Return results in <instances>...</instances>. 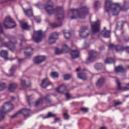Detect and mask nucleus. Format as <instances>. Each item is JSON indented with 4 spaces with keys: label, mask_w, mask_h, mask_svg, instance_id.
Wrapping results in <instances>:
<instances>
[{
    "label": "nucleus",
    "mask_w": 129,
    "mask_h": 129,
    "mask_svg": "<svg viewBox=\"0 0 129 129\" xmlns=\"http://www.w3.org/2000/svg\"><path fill=\"white\" fill-rule=\"evenodd\" d=\"M44 9L47 12V14L50 16L52 14H54L55 16H59L60 17L57 18L56 21L59 22V24L52 23L51 27L52 28H58L62 26V21L64 19V11L63 8L61 7H57L56 9L53 8V2L49 0L47 2V5L44 7Z\"/></svg>",
    "instance_id": "obj_1"
},
{
    "label": "nucleus",
    "mask_w": 129,
    "mask_h": 129,
    "mask_svg": "<svg viewBox=\"0 0 129 129\" xmlns=\"http://www.w3.org/2000/svg\"><path fill=\"white\" fill-rule=\"evenodd\" d=\"M126 4H127V2L124 1V5L121 7L120 4L118 3H113L110 1L106 0L105 1V12L106 13L111 12V13H113V16H117L119 14L120 11L125 12L127 10V8H125Z\"/></svg>",
    "instance_id": "obj_2"
},
{
    "label": "nucleus",
    "mask_w": 129,
    "mask_h": 129,
    "mask_svg": "<svg viewBox=\"0 0 129 129\" xmlns=\"http://www.w3.org/2000/svg\"><path fill=\"white\" fill-rule=\"evenodd\" d=\"M70 12L74 15L71 17V20H76V19H84L85 16L88 14V8L86 6L81 7L79 9H72L70 10Z\"/></svg>",
    "instance_id": "obj_3"
},
{
    "label": "nucleus",
    "mask_w": 129,
    "mask_h": 129,
    "mask_svg": "<svg viewBox=\"0 0 129 129\" xmlns=\"http://www.w3.org/2000/svg\"><path fill=\"white\" fill-rule=\"evenodd\" d=\"M14 110V105L11 102H7L2 106V109L0 110V121L5 119L6 113L11 112Z\"/></svg>",
    "instance_id": "obj_4"
},
{
    "label": "nucleus",
    "mask_w": 129,
    "mask_h": 129,
    "mask_svg": "<svg viewBox=\"0 0 129 129\" xmlns=\"http://www.w3.org/2000/svg\"><path fill=\"white\" fill-rule=\"evenodd\" d=\"M3 26L6 29H14V28H16L17 24L12 17L8 16L4 20Z\"/></svg>",
    "instance_id": "obj_5"
},
{
    "label": "nucleus",
    "mask_w": 129,
    "mask_h": 129,
    "mask_svg": "<svg viewBox=\"0 0 129 129\" xmlns=\"http://www.w3.org/2000/svg\"><path fill=\"white\" fill-rule=\"evenodd\" d=\"M8 39H9L10 41L7 42H4L3 45L5 47H7L10 48L11 51H14V49L16 48V44H17V39L15 37L10 36Z\"/></svg>",
    "instance_id": "obj_6"
},
{
    "label": "nucleus",
    "mask_w": 129,
    "mask_h": 129,
    "mask_svg": "<svg viewBox=\"0 0 129 129\" xmlns=\"http://www.w3.org/2000/svg\"><path fill=\"white\" fill-rule=\"evenodd\" d=\"M44 38V33L42 30L35 31L32 36V39L35 43L42 42V39Z\"/></svg>",
    "instance_id": "obj_7"
},
{
    "label": "nucleus",
    "mask_w": 129,
    "mask_h": 129,
    "mask_svg": "<svg viewBox=\"0 0 129 129\" xmlns=\"http://www.w3.org/2000/svg\"><path fill=\"white\" fill-rule=\"evenodd\" d=\"M84 71H85V69L81 70L80 68H77L76 69V72H78V78H79V79H82V80H86V79H87L86 73L83 72Z\"/></svg>",
    "instance_id": "obj_8"
},
{
    "label": "nucleus",
    "mask_w": 129,
    "mask_h": 129,
    "mask_svg": "<svg viewBox=\"0 0 129 129\" xmlns=\"http://www.w3.org/2000/svg\"><path fill=\"white\" fill-rule=\"evenodd\" d=\"M91 29L93 35L96 34V33H98L100 30V25H99V23H98V21L93 22V24H91Z\"/></svg>",
    "instance_id": "obj_9"
},
{
    "label": "nucleus",
    "mask_w": 129,
    "mask_h": 129,
    "mask_svg": "<svg viewBox=\"0 0 129 129\" xmlns=\"http://www.w3.org/2000/svg\"><path fill=\"white\" fill-rule=\"evenodd\" d=\"M96 51L95 50H90L89 51V57L87 59V62H94L96 59Z\"/></svg>",
    "instance_id": "obj_10"
},
{
    "label": "nucleus",
    "mask_w": 129,
    "mask_h": 129,
    "mask_svg": "<svg viewBox=\"0 0 129 129\" xmlns=\"http://www.w3.org/2000/svg\"><path fill=\"white\" fill-rule=\"evenodd\" d=\"M88 29H89L88 26H85L83 27V28H82L81 30L80 31V33H79L80 37H81V38H83V39H85V38H87V37L89 36V33H87L86 34L85 32H86V31H88Z\"/></svg>",
    "instance_id": "obj_11"
},
{
    "label": "nucleus",
    "mask_w": 129,
    "mask_h": 129,
    "mask_svg": "<svg viewBox=\"0 0 129 129\" xmlns=\"http://www.w3.org/2000/svg\"><path fill=\"white\" fill-rule=\"evenodd\" d=\"M58 33H56V32H53L50 34V36L48 39V43L50 45L52 44H54V43L56 42V40L58 39Z\"/></svg>",
    "instance_id": "obj_12"
},
{
    "label": "nucleus",
    "mask_w": 129,
    "mask_h": 129,
    "mask_svg": "<svg viewBox=\"0 0 129 129\" xmlns=\"http://www.w3.org/2000/svg\"><path fill=\"white\" fill-rule=\"evenodd\" d=\"M46 60V56H38L34 59V62L36 65L40 64L42 62H44Z\"/></svg>",
    "instance_id": "obj_13"
},
{
    "label": "nucleus",
    "mask_w": 129,
    "mask_h": 129,
    "mask_svg": "<svg viewBox=\"0 0 129 129\" xmlns=\"http://www.w3.org/2000/svg\"><path fill=\"white\" fill-rule=\"evenodd\" d=\"M19 22L21 25V27L22 30H27V31H29L31 26L29 25L28 23L22 21H19Z\"/></svg>",
    "instance_id": "obj_14"
},
{
    "label": "nucleus",
    "mask_w": 129,
    "mask_h": 129,
    "mask_svg": "<svg viewBox=\"0 0 129 129\" xmlns=\"http://www.w3.org/2000/svg\"><path fill=\"white\" fill-rule=\"evenodd\" d=\"M80 52L78 50H72L71 51V56L72 59H77V58H79V55Z\"/></svg>",
    "instance_id": "obj_15"
},
{
    "label": "nucleus",
    "mask_w": 129,
    "mask_h": 129,
    "mask_svg": "<svg viewBox=\"0 0 129 129\" xmlns=\"http://www.w3.org/2000/svg\"><path fill=\"white\" fill-rule=\"evenodd\" d=\"M49 85H52V83L50 82L47 78H46L42 81L41 87H43V88H46V87H48Z\"/></svg>",
    "instance_id": "obj_16"
},
{
    "label": "nucleus",
    "mask_w": 129,
    "mask_h": 129,
    "mask_svg": "<svg viewBox=\"0 0 129 129\" xmlns=\"http://www.w3.org/2000/svg\"><path fill=\"white\" fill-rule=\"evenodd\" d=\"M101 34L104 38H110V31L107 30L106 27H104L103 30L101 32Z\"/></svg>",
    "instance_id": "obj_17"
},
{
    "label": "nucleus",
    "mask_w": 129,
    "mask_h": 129,
    "mask_svg": "<svg viewBox=\"0 0 129 129\" xmlns=\"http://www.w3.org/2000/svg\"><path fill=\"white\" fill-rule=\"evenodd\" d=\"M115 71L117 73H123L124 74L126 72L125 68H124L122 66H118L115 67Z\"/></svg>",
    "instance_id": "obj_18"
},
{
    "label": "nucleus",
    "mask_w": 129,
    "mask_h": 129,
    "mask_svg": "<svg viewBox=\"0 0 129 129\" xmlns=\"http://www.w3.org/2000/svg\"><path fill=\"white\" fill-rule=\"evenodd\" d=\"M24 13L25 14L26 16L27 17H34V13H33V9L30 8V9H26L25 10V8H22Z\"/></svg>",
    "instance_id": "obj_19"
},
{
    "label": "nucleus",
    "mask_w": 129,
    "mask_h": 129,
    "mask_svg": "<svg viewBox=\"0 0 129 129\" xmlns=\"http://www.w3.org/2000/svg\"><path fill=\"white\" fill-rule=\"evenodd\" d=\"M19 111L25 117L30 116V109L23 108Z\"/></svg>",
    "instance_id": "obj_20"
},
{
    "label": "nucleus",
    "mask_w": 129,
    "mask_h": 129,
    "mask_svg": "<svg viewBox=\"0 0 129 129\" xmlns=\"http://www.w3.org/2000/svg\"><path fill=\"white\" fill-rule=\"evenodd\" d=\"M9 53H8V51L2 50L0 51V56L2 58H4L6 60H8V56Z\"/></svg>",
    "instance_id": "obj_21"
},
{
    "label": "nucleus",
    "mask_w": 129,
    "mask_h": 129,
    "mask_svg": "<svg viewBox=\"0 0 129 129\" xmlns=\"http://www.w3.org/2000/svg\"><path fill=\"white\" fill-rule=\"evenodd\" d=\"M55 90L56 92H58V93H63V92L66 90V86L61 85L56 88Z\"/></svg>",
    "instance_id": "obj_22"
},
{
    "label": "nucleus",
    "mask_w": 129,
    "mask_h": 129,
    "mask_svg": "<svg viewBox=\"0 0 129 129\" xmlns=\"http://www.w3.org/2000/svg\"><path fill=\"white\" fill-rule=\"evenodd\" d=\"M17 84L12 83L10 84L8 89L11 92H14L17 89Z\"/></svg>",
    "instance_id": "obj_23"
},
{
    "label": "nucleus",
    "mask_w": 129,
    "mask_h": 129,
    "mask_svg": "<svg viewBox=\"0 0 129 129\" xmlns=\"http://www.w3.org/2000/svg\"><path fill=\"white\" fill-rule=\"evenodd\" d=\"M105 82V79L104 78H100L98 80L96 83V85L97 86H102Z\"/></svg>",
    "instance_id": "obj_24"
},
{
    "label": "nucleus",
    "mask_w": 129,
    "mask_h": 129,
    "mask_svg": "<svg viewBox=\"0 0 129 129\" xmlns=\"http://www.w3.org/2000/svg\"><path fill=\"white\" fill-rule=\"evenodd\" d=\"M20 83L23 89L28 88V87L31 86V84L29 85L27 84L25 80H21Z\"/></svg>",
    "instance_id": "obj_25"
},
{
    "label": "nucleus",
    "mask_w": 129,
    "mask_h": 129,
    "mask_svg": "<svg viewBox=\"0 0 129 129\" xmlns=\"http://www.w3.org/2000/svg\"><path fill=\"white\" fill-rule=\"evenodd\" d=\"M56 114H53L51 112H48L47 115L43 117V119H46V118H50V117H56Z\"/></svg>",
    "instance_id": "obj_26"
},
{
    "label": "nucleus",
    "mask_w": 129,
    "mask_h": 129,
    "mask_svg": "<svg viewBox=\"0 0 129 129\" xmlns=\"http://www.w3.org/2000/svg\"><path fill=\"white\" fill-rule=\"evenodd\" d=\"M115 50L118 52L119 51H124V46H122L121 45H115Z\"/></svg>",
    "instance_id": "obj_27"
},
{
    "label": "nucleus",
    "mask_w": 129,
    "mask_h": 129,
    "mask_svg": "<svg viewBox=\"0 0 129 129\" xmlns=\"http://www.w3.org/2000/svg\"><path fill=\"white\" fill-rule=\"evenodd\" d=\"M114 63V59L112 58H107L105 60V64H112Z\"/></svg>",
    "instance_id": "obj_28"
},
{
    "label": "nucleus",
    "mask_w": 129,
    "mask_h": 129,
    "mask_svg": "<svg viewBox=\"0 0 129 129\" xmlns=\"http://www.w3.org/2000/svg\"><path fill=\"white\" fill-rule=\"evenodd\" d=\"M43 98L47 103H51L52 102V100L50 98V94H46L44 97H43Z\"/></svg>",
    "instance_id": "obj_29"
},
{
    "label": "nucleus",
    "mask_w": 129,
    "mask_h": 129,
    "mask_svg": "<svg viewBox=\"0 0 129 129\" xmlns=\"http://www.w3.org/2000/svg\"><path fill=\"white\" fill-rule=\"evenodd\" d=\"M42 103H43V99L39 98L35 102L34 106L37 107V106L40 105V104H42Z\"/></svg>",
    "instance_id": "obj_30"
},
{
    "label": "nucleus",
    "mask_w": 129,
    "mask_h": 129,
    "mask_svg": "<svg viewBox=\"0 0 129 129\" xmlns=\"http://www.w3.org/2000/svg\"><path fill=\"white\" fill-rule=\"evenodd\" d=\"M62 51L66 53H68L70 51V48L68 47L67 44H64L62 46Z\"/></svg>",
    "instance_id": "obj_31"
},
{
    "label": "nucleus",
    "mask_w": 129,
    "mask_h": 129,
    "mask_svg": "<svg viewBox=\"0 0 129 129\" xmlns=\"http://www.w3.org/2000/svg\"><path fill=\"white\" fill-rule=\"evenodd\" d=\"M50 76L52 78H58L59 77V74L56 72H52Z\"/></svg>",
    "instance_id": "obj_32"
},
{
    "label": "nucleus",
    "mask_w": 129,
    "mask_h": 129,
    "mask_svg": "<svg viewBox=\"0 0 129 129\" xmlns=\"http://www.w3.org/2000/svg\"><path fill=\"white\" fill-rule=\"evenodd\" d=\"M64 37L66 40H69V39H70V37H71V33L69 32H63Z\"/></svg>",
    "instance_id": "obj_33"
},
{
    "label": "nucleus",
    "mask_w": 129,
    "mask_h": 129,
    "mask_svg": "<svg viewBox=\"0 0 129 129\" xmlns=\"http://www.w3.org/2000/svg\"><path fill=\"white\" fill-rule=\"evenodd\" d=\"M101 67H102V64L101 63H97L95 66V68L96 69V70H99L100 69H101Z\"/></svg>",
    "instance_id": "obj_34"
},
{
    "label": "nucleus",
    "mask_w": 129,
    "mask_h": 129,
    "mask_svg": "<svg viewBox=\"0 0 129 129\" xmlns=\"http://www.w3.org/2000/svg\"><path fill=\"white\" fill-rule=\"evenodd\" d=\"M63 77L64 80H66V81L69 80V79L71 78V75L66 74L63 75Z\"/></svg>",
    "instance_id": "obj_35"
},
{
    "label": "nucleus",
    "mask_w": 129,
    "mask_h": 129,
    "mask_svg": "<svg viewBox=\"0 0 129 129\" xmlns=\"http://www.w3.org/2000/svg\"><path fill=\"white\" fill-rule=\"evenodd\" d=\"M101 5V3H100L99 1H96L94 4V9H97V8H98V6H100Z\"/></svg>",
    "instance_id": "obj_36"
},
{
    "label": "nucleus",
    "mask_w": 129,
    "mask_h": 129,
    "mask_svg": "<svg viewBox=\"0 0 129 129\" xmlns=\"http://www.w3.org/2000/svg\"><path fill=\"white\" fill-rule=\"evenodd\" d=\"M116 82L117 84V89H118V90H122V87H121V86L120 85V83H119L118 80H116Z\"/></svg>",
    "instance_id": "obj_37"
},
{
    "label": "nucleus",
    "mask_w": 129,
    "mask_h": 129,
    "mask_svg": "<svg viewBox=\"0 0 129 129\" xmlns=\"http://www.w3.org/2000/svg\"><path fill=\"white\" fill-rule=\"evenodd\" d=\"M5 88H6V84L5 83L0 84V91L4 90Z\"/></svg>",
    "instance_id": "obj_38"
},
{
    "label": "nucleus",
    "mask_w": 129,
    "mask_h": 129,
    "mask_svg": "<svg viewBox=\"0 0 129 129\" xmlns=\"http://www.w3.org/2000/svg\"><path fill=\"white\" fill-rule=\"evenodd\" d=\"M21 113L20 112V111L16 112L15 114H14L13 115L10 116L11 118H16L18 117V115L20 114Z\"/></svg>",
    "instance_id": "obj_39"
},
{
    "label": "nucleus",
    "mask_w": 129,
    "mask_h": 129,
    "mask_svg": "<svg viewBox=\"0 0 129 129\" xmlns=\"http://www.w3.org/2000/svg\"><path fill=\"white\" fill-rule=\"evenodd\" d=\"M55 54L56 55H60V54L62 53V50H61L58 48H56L55 49Z\"/></svg>",
    "instance_id": "obj_40"
},
{
    "label": "nucleus",
    "mask_w": 129,
    "mask_h": 129,
    "mask_svg": "<svg viewBox=\"0 0 129 129\" xmlns=\"http://www.w3.org/2000/svg\"><path fill=\"white\" fill-rule=\"evenodd\" d=\"M15 68H16V67L15 66H13L10 69V72L11 75H13L14 74V71H15Z\"/></svg>",
    "instance_id": "obj_41"
},
{
    "label": "nucleus",
    "mask_w": 129,
    "mask_h": 129,
    "mask_svg": "<svg viewBox=\"0 0 129 129\" xmlns=\"http://www.w3.org/2000/svg\"><path fill=\"white\" fill-rule=\"evenodd\" d=\"M81 111L83 112H88V108L82 107L81 108Z\"/></svg>",
    "instance_id": "obj_42"
},
{
    "label": "nucleus",
    "mask_w": 129,
    "mask_h": 129,
    "mask_svg": "<svg viewBox=\"0 0 129 129\" xmlns=\"http://www.w3.org/2000/svg\"><path fill=\"white\" fill-rule=\"evenodd\" d=\"M24 55L26 57H30L33 55V53L30 52H24Z\"/></svg>",
    "instance_id": "obj_43"
},
{
    "label": "nucleus",
    "mask_w": 129,
    "mask_h": 129,
    "mask_svg": "<svg viewBox=\"0 0 129 129\" xmlns=\"http://www.w3.org/2000/svg\"><path fill=\"white\" fill-rule=\"evenodd\" d=\"M63 117L64 119H68L70 117V116L67 113H63Z\"/></svg>",
    "instance_id": "obj_44"
},
{
    "label": "nucleus",
    "mask_w": 129,
    "mask_h": 129,
    "mask_svg": "<svg viewBox=\"0 0 129 129\" xmlns=\"http://www.w3.org/2000/svg\"><path fill=\"white\" fill-rule=\"evenodd\" d=\"M115 45L113 44H109L108 46L109 49H115Z\"/></svg>",
    "instance_id": "obj_45"
},
{
    "label": "nucleus",
    "mask_w": 129,
    "mask_h": 129,
    "mask_svg": "<svg viewBox=\"0 0 129 129\" xmlns=\"http://www.w3.org/2000/svg\"><path fill=\"white\" fill-rule=\"evenodd\" d=\"M122 90H123L124 91H126L127 90H129V87H122Z\"/></svg>",
    "instance_id": "obj_46"
},
{
    "label": "nucleus",
    "mask_w": 129,
    "mask_h": 129,
    "mask_svg": "<svg viewBox=\"0 0 129 129\" xmlns=\"http://www.w3.org/2000/svg\"><path fill=\"white\" fill-rule=\"evenodd\" d=\"M3 26H2V24L0 23V34H3Z\"/></svg>",
    "instance_id": "obj_47"
},
{
    "label": "nucleus",
    "mask_w": 129,
    "mask_h": 129,
    "mask_svg": "<svg viewBox=\"0 0 129 129\" xmlns=\"http://www.w3.org/2000/svg\"><path fill=\"white\" fill-rule=\"evenodd\" d=\"M119 104H121V102H116L114 103V106H117V105H119Z\"/></svg>",
    "instance_id": "obj_48"
},
{
    "label": "nucleus",
    "mask_w": 129,
    "mask_h": 129,
    "mask_svg": "<svg viewBox=\"0 0 129 129\" xmlns=\"http://www.w3.org/2000/svg\"><path fill=\"white\" fill-rule=\"evenodd\" d=\"M124 50L126 51L127 53L129 54V46H125L124 47Z\"/></svg>",
    "instance_id": "obj_49"
},
{
    "label": "nucleus",
    "mask_w": 129,
    "mask_h": 129,
    "mask_svg": "<svg viewBox=\"0 0 129 129\" xmlns=\"http://www.w3.org/2000/svg\"><path fill=\"white\" fill-rule=\"evenodd\" d=\"M31 96H32V95L28 96V99H27L29 105H31V104H30V101L31 100Z\"/></svg>",
    "instance_id": "obj_50"
},
{
    "label": "nucleus",
    "mask_w": 129,
    "mask_h": 129,
    "mask_svg": "<svg viewBox=\"0 0 129 129\" xmlns=\"http://www.w3.org/2000/svg\"><path fill=\"white\" fill-rule=\"evenodd\" d=\"M66 96L67 99H69L70 98V94H69L68 93H66Z\"/></svg>",
    "instance_id": "obj_51"
},
{
    "label": "nucleus",
    "mask_w": 129,
    "mask_h": 129,
    "mask_svg": "<svg viewBox=\"0 0 129 129\" xmlns=\"http://www.w3.org/2000/svg\"><path fill=\"white\" fill-rule=\"evenodd\" d=\"M21 36H22V39H20V41H21L20 46H22V45H23V43H22V42H23V41L25 40V38L24 37V36H23V35H21Z\"/></svg>",
    "instance_id": "obj_52"
},
{
    "label": "nucleus",
    "mask_w": 129,
    "mask_h": 129,
    "mask_svg": "<svg viewBox=\"0 0 129 129\" xmlns=\"http://www.w3.org/2000/svg\"><path fill=\"white\" fill-rule=\"evenodd\" d=\"M24 61V59L23 58H19L18 59V63H21L22 62Z\"/></svg>",
    "instance_id": "obj_53"
},
{
    "label": "nucleus",
    "mask_w": 129,
    "mask_h": 129,
    "mask_svg": "<svg viewBox=\"0 0 129 129\" xmlns=\"http://www.w3.org/2000/svg\"><path fill=\"white\" fill-rule=\"evenodd\" d=\"M59 120H60V118H55V122H56V121H59Z\"/></svg>",
    "instance_id": "obj_54"
},
{
    "label": "nucleus",
    "mask_w": 129,
    "mask_h": 129,
    "mask_svg": "<svg viewBox=\"0 0 129 129\" xmlns=\"http://www.w3.org/2000/svg\"><path fill=\"white\" fill-rule=\"evenodd\" d=\"M104 49V47H103V46H101L99 47L100 51H101L102 50H103Z\"/></svg>",
    "instance_id": "obj_55"
},
{
    "label": "nucleus",
    "mask_w": 129,
    "mask_h": 129,
    "mask_svg": "<svg viewBox=\"0 0 129 129\" xmlns=\"http://www.w3.org/2000/svg\"><path fill=\"white\" fill-rule=\"evenodd\" d=\"M15 97H14V96H11V100H14V99H15Z\"/></svg>",
    "instance_id": "obj_56"
},
{
    "label": "nucleus",
    "mask_w": 129,
    "mask_h": 129,
    "mask_svg": "<svg viewBox=\"0 0 129 129\" xmlns=\"http://www.w3.org/2000/svg\"><path fill=\"white\" fill-rule=\"evenodd\" d=\"M3 41H4V39L1 38L0 37V43H3Z\"/></svg>",
    "instance_id": "obj_57"
},
{
    "label": "nucleus",
    "mask_w": 129,
    "mask_h": 129,
    "mask_svg": "<svg viewBox=\"0 0 129 129\" xmlns=\"http://www.w3.org/2000/svg\"><path fill=\"white\" fill-rule=\"evenodd\" d=\"M36 23H41V20L39 19V20H36Z\"/></svg>",
    "instance_id": "obj_58"
},
{
    "label": "nucleus",
    "mask_w": 129,
    "mask_h": 129,
    "mask_svg": "<svg viewBox=\"0 0 129 129\" xmlns=\"http://www.w3.org/2000/svg\"><path fill=\"white\" fill-rule=\"evenodd\" d=\"M125 69H126H126H128V70H129V65H128V66H126L125 67Z\"/></svg>",
    "instance_id": "obj_59"
},
{
    "label": "nucleus",
    "mask_w": 129,
    "mask_h": 129,
    "mask_svg": "<svg viewBox=\"0 0 129 129\" xmlns=\"http://www.w3.org/2000/svg\"><path fill=\"white\" fill-rule=\"evenodd\" d=\"M15 0H7V2H15Z\"/></svg>",
    "instance_id": "obj_60"
},
{
    "label": "nucleus",
    "mask_w": 129,
    "mask_h": 129,
    "mask_svg": "<svg viewBox=\"0 0 129 129\" xmlns=\"http://www.w3.org/2000/svg\"><path fill=\"white\" fill-rule=\"evenodd\" d=\"M15 17L16 18V20H17V21H19V18H18V16L16 15Z\"/></svg>",
    "instance_id": "obj_61"
},
{
    "label": "nucleus",
    "mask_w": 129,
    "mask_h": 129,
    "mask_svg": "<svg viewBox=\"0 0 129 129\" xmlns=\"http://www.w3.org/2000/svg\"><path fill=\"white\" fill-rule=\"evenodd\" d=\"M124 97L125 98H126V97H129V95H125L124 96Z\"/></svg>",
    "instance_id": "obj_62"
},
{
    "label": "nucleus",
    "mask_w": 129,
    "mask_h": 129,
    "mask_svg": "<svg viewBox=\"0 0 129 129\" xmlns=\"http://www.w3.org/2000/svg\"><path fill=\"white\" fill-rule=\"evenodd\" d=\"M100 129H105V127H101Z\"/></svg>",
    "instance_id": "obj_63"
},
{
    "label": "nucleus",
    "mask_w": 129,
    "mask_h": 129,
    "mask_svg": "<svg viewBox=\"0 0 129 129\" xmlns=\"http://www.w3.org/2000/svg\"><path fill=\"white\" fill-rule=\"evenodd\" d=\"M117 28H118V25H117L116 26V29H117Z\"/></svg>",
    "instance_id": "obj_64"
}]
</instances>
